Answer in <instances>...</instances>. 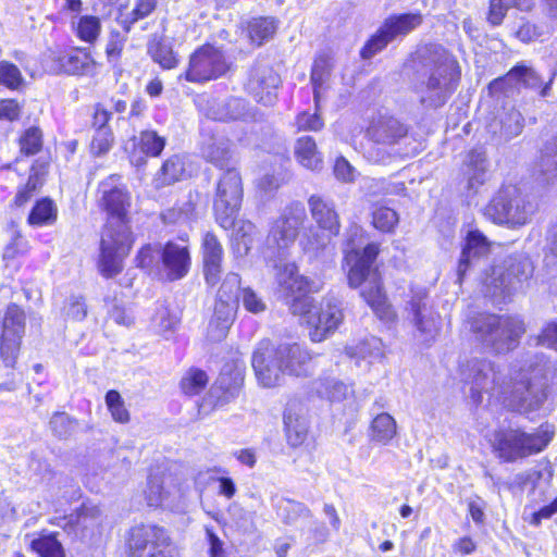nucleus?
<instances>
[{
  "label": "nucleus",
  "mask_w": 557,
  "mask_h": 557,
  "mask_svg": "<svg viewBox=\"0 0 557 557\" xmlns=\"http://www.w3.org/2000/svg\"><path fill=\"white\" fill-rule=\"evenodd\" d=\"M178 323L180 319L163 305L156 309V313L152 317L153 327L165 337L176 329Z\"/></svg>",
  "instance_id": "13d9d810"
},
{
  "label": "nucleus",
  "mask_w": 557,
  "mask_h": 557,
  "mask_svg": "<svg viewBox=\"0 0 557 557\" xmlns=\"http://www.w3.org/2000/svg\"><path fill=\"white\" fill-rule=\"evenodd\" d=\"M407 133L406 125L388 115H379L373 119L367 129L368 137L373 143L388 147L398 144Z\"/></svg>",
  "instance_id": "bb28decb"
},
{
  "label": "nucleus",
  "mask_w": 557,
  "mask_h": 557,
  "mask_svg": "<svg viewBox=\"0 0 557 557\" xmlns=\"http://www.w3.org/2000/svg\"><path fill=\"white\" fill-rule=\"evenodd\" d=\"M554 432L541 426L533 433L521 428H500L492 438L495 456L504 462H515L543 451L553 440Z\"/></svg>",
  "instance_id": "423d86ee"
},
{
  "label": "nucleus",
  "mask_w": 557,
  "mask_h": 557,
  "mask_svg": "<svg viewBox=\"0 0 557 557\" xmlns=\"http://www.w3.org/2000/svg\"><path fill=\"white\" fill-rule=\"evenodd\" d=\"M284 425L287 442L290 446L298 447L306 441L308 422L304 417L294 412L292 408H287L284 412Z\"/></svg>",
  "instance_id": "79ce46f5"
},
{
  "label": "nucleus",
  "mask_w": 557,
  "mask_h": 557,
  "mask_svg": "<svg viewBox=\"0 0 557 557\" xmlns=\"http://www.w3.org/2000/svg\"><path fill=\"white\" fill-rule=\"evenodd\" d=\"M362 298L380 319L388 320L392 315L391 306L377 280L367 283L361 290Z\"/></svg>",
  "instance_id": "58836bf2"
},
{
  "label": "nucleus",
  "mask_w": 557,
  "mask_h": 557,
  "mask_svg": "<svg viewBox=\"0 0 557 557\" xmlns=\"http://www.w3.org/2000/svg\"><path fill=\"white\" fill-rule=\"evenodd\" d=\"M30 547L40 557H64V549L55 533L40 534L32 540Z\"/></svg>",
  "instance_id": "de8ad7c7"
},
{
  "label": "nucleus",
  "mask_w": 557,
  "mask_h": 557,
  "mask_svg": "<svg viewBox=\"0 0 557 557\" xmlns=\"http://www.w3.org/2000/svg\"><path fill=\"white\" fill-rule=\"evenodd\" d=\"M129 557H175L168 532L154 524H138L131 529Z\"/></svg>",
  "instance_id": "ddd939ff"
},
{
  "label": "nucleus",
  "mask_w": 557,
  "mask_h": 557,
  "mask_svg": "<svg viewBox=\"0 0 557 557\" xmlns=\"http://www.w3.org/2000/svg\"><path fill=\"white\" fill-rule=\"evenodd\" d=\"M24 82L20 69L8 61L0 62V85L9 89H17Z\"/></svg>",
  "instance_id": "e2e57ef3"
},
{
  "label": "nucleus",
  "mask_w": 557,
  "mask_h": 557,
  "mask_svg": "<svg viewBox=\"0 0 557 557\" xmlns=\"http://www.w3.org/2000/svg\"><path fill=\"white\" fill-rule=\"evenodd\" d=\"M243 200V186L239 172L228 168L218 182L213 202L215 220L221 227L234 226Z\"/></svg>",
  "instance_id": "1a4fd4ad"
},
{
  "label": "nucleus",
  "mask_w": 557,
  "mask_h": 557,
  "mask_svg": "<svg viewBox=\"0 0 557 557\" xmlns=\"http://www.w3.org/2000/svg\"><path fill=\"white\" fill-rule=\"evenodd\" d=\"M549 383L557 385V360L543 352L527 354L513 385V397L522 408L536 410L547 399Z\"/></svg>",
  "instance_id": "7ed1b4c3"
},
{
  "label": "nucleus",
  "mask_w": 557,
  "mask_h": 557,
  "mask_svg": "<svg viewBox=\"0 0 557 557\" xmlns=\"http://www.w3.org/2000/svg\"><path fill=\"white\" fill-rule=\"evenodd\" d=\"M428 293L425 289L416 292L408 302L407 310L412 318L416 330L425 343L435 338L438 333V324L435 315L426 305Z\"/></svg>",
  "instance_id": "5701e85b"
},
{
  "label": "nucleus",
  "mask_w": 557,
  "mask_h": 557,
  "mask_svg": "<svg viewBox=\"0 0 557 557\" xmlns=\"http://www.w3.org/2000/svg\"><path fill=\"white\" fill-rule=\"evenodd\" d=\"M232 143L222 135H202L200 152L202 158L221 170L228 169L233 160Z\"/></svg>",
  "instance_id": "c85d7f7f"
},
{
  "label": "nucleus",
  "mask_w": 557,
  "mask_h": 557,
  "mask_svg": "<svg viewBox=\"0 0 557 557\" xmlns=\"http://www.w3.org/2000/svg\"><path fill=\"white\" fill-rule=\"evenodd\" d=\"M126 36L120 30H111L106 45V57L112 66H116L122 57Z\"/></svg>",
  "instance_id": "052dcab7"
},
{
  "label": "nucleus",
  "mask_w": 557,
  "mask_h": 557,
  "mask_svg": "<svg viewBox=\"0 0 557 557\" xmlns=\"http://www.w3.org/2000/svg\"><path fill=\"white\" fill-rule=\"evenodd\" d=\"M467 324L475 341L498 355L516 349L525 333L522 318L512 314L478 313L468 317Z\"/></svg>",
  "instance_id": "20e7f679"
},
{
  "label": "nucleus",
  "mask_w": 557,
  "mask_h": 557,
  "mask_svg": "<svg viewBox=\"0 0 557 557\" xmlns=\"http://www.w3.org/2000/svg\"><path fill=\"white\" fill-rule=\"evenodd\" d=\"M290 312L299 315L311 327L312 342H322L334 333L343 321L342 302L334 296L323 298L319 307L312 297H300L290 304Z\"/></svg>",
  "instance_id": "0eeeda50"
},
{
  "label": "nucleus",
  "mask_w": 557,
  "mask_h": 557,
  "mask_svg": "<svg viewBox=\"0 0 557 557\" xmlns=\"http://www.w3.org/2000/svg\"><path fill=\"white\" fill-rule=\"evenodd\" d=\"M423 67L416 84L420 102L426 108L443 106L457 88L461 71L456 58L445 48L430 45L417 52Z\"/></svg>",
  "instance_id": "f03ea898"
},
{
  "label": "nucleus",
  "mask_w": 557,
  "mask_h": 557,
  "mask_svg": "<svg viewBox=\"0 0 557 557\" xmlns=\"http://www.w3.org/2000/svg\"><path fill=\"white\" fill-rule=\"evenodd\" d=\"M42 132L37 126L26 128L18 139L20 151L25 156H35L42 148Z\"/></svg>",
  "instance_id": "3c124183"
},
{
  "label": "nucleus",
  "mask_w": 557,
  "mask_h": 557,
  "mask_svg": "<svg viewBox=\"0 0 557 557\" xmlns=\"http://www.w3.org/2000/svg\"><path fill=\"white\" fill-rule=\"evenodd\" d=\"M55 62L60 72L67 75L88 76L95 73L96 62L86 49L62 53Z\"/></svg>",
  "instance_id": "7c9ffc66"
},
{
  "label": "nucleus",
  "mask_w": 557,
  "mask_h": 557,
  "mask_svg": "<svg viewBox=\"0 0 557 557\" xmlns=\"http://www.w3.org/2000/svg\"><path fill=\"white\" fill-rule=\"evenodd\" d=\"M40 187L39 177L34 174L29 175L27 182L20 186L14 197V205L16 207H23L30 201Z\"/></svg>",
  "instance_id": "774afa93"
},
{
  "label": "nucleus",
  "mask_w": 557,
  "mask_h": 557,
  "mask_svg": "<svg viewBox=\"0 0 557 557\" xmlns=\"http://www.w3.org/2000/svg\"><path fill=\"white\" fill-rule=\"evenodd\" d=\"M147 53L163 70H172L178 65L177 54L172 44L159 34H152L147 42Z\"/></svg>",
  "instance_id": "72a5a7b5"
},
{
  "label": "nucleus",
  "mask_w": 557,
  "mask_h": 557,
  "mask_svg": "<svg viewBox=\"0 0 557 557\" xmlns=\"http://www.w3.org/2000/svg\"><path fill=\"white\" fill-rule=\"evenodd\" d=\"M285 375L307 376L311 369V355L298 343H283L274 347Z\"/></svg>",
  "instance_id": "393cba45"
},
{
  "label": "nucleus",
  "mask_w": 557,
  "mask_h": 557,
  "mask_svg": "<svg viewBox=\"0 0 557 557\" xmlns=\"http://www.w3.org/2000/svg\"><path fill=\"white\" fill-rule=\"evenodd\" d=\"M114 143V135L111 128H101L95 131L90 151L95 156H103L110 151Z\"/></svg>",
  "instance_id": "69168bd1"
},
{
  "label": "nucleus",
  "mask_w": 557,
  "mask_h": 557,
  "mask_svg": "<svg viewBox=\"0 0 557 557\" xmlns=\"http://www.w3.org/2000/svg\"><path fill=\"white\" fill-rule=\"evenodd\" d=\"M462 381L470 385V397L475 405L482 403V394H491L502 387L504 379L486 358H471L460 364Z\"/></svg>",
  "instance_id": "2eb2a0df"
},
{
  "label": "nucleus",
  "mask_w": 557,
  "mask_h": 557,
  "mask_svg": "<svg viewBox=\"0 0 557 557\" xmlns=\"http://www.w3.org/2000/svg\"><path fill=\"white\" fill-rule=\"evenodd\" d=\"M376 243H369L361 251L345 250L343 268L348 271V284L352 288L361 286L370 275L372 265L379 255Z\"/></svg>",
  "instance_id": "412c9836"
},
{
  "label": "nucleus",
  "mask_w": 557,
  "mask_h": 557,
  "mask_svg": "<svg viewBox=\"0 0 557 557\" xmlns=\"http://www.w3.org/2000/svg\"><path fill=\"white\" fill-rule=\"evenodd\" d=\"M25 326V311L16 304L8 305L0 313V359L7 368H15Z\"/></svg>",
  "instance_id": "9b49d317"
},
{
  "label": "nucleus",
  "mask_w": 557,
  "mask_h": 557,
  "mask_svg": "<svg viewBox=\"0 0 557 557\" xmlns=\"http://www.w3.org/2000/svg\"><path fill=\"white\" fill-rule=\"evenodd\" d=\"M308 206L313 221L322 231L329 233L327 235L321 236L317 234L313 235V237H308L306 242H302L304 250L311 253L313 257H318L320 251L327 247L331 237L339 233V218L335 210L334 202L320 195L310 196Z\"/></svg>",
  "instance_id": "f8f14e48"
},
{
  "label": "nucleus",
  "mask_w": 557,
  "mask_h": 557,
  "mask_svg": "<svg viewBox=\"0 0 557 557\" xmlns=\"http://www.w3.org/2000/svg\"><path fill=\"white\" fill-rule=\"evenodd\" d=\"M164 478L150 474L148 478V487L145 492L147 504L150 507H158L165 504L171 492L163 486Z\"/></svg>",
  "instance_id": "603ef678"
},
{
  "label": "nucleus",
  "mask_w": 557,
  "mask_h": 557,
  "mask_svg": "<svg viewBox=\"0 0 557 557\" xmlns=\"http://www.w3.org/2000/svg\"><path fill=\"white\" fill-rule=\"evenodd\" d=\"M101 523L102 511L97 505L90 502L83 503L67 519V524H70L75 532H81L83 536H87L88 533H94L95 530L100 528Z\"/></svg>",
  "instance_id": "473e14b6"
},
{
  "label": "nucleus",
  "mask_w": 557,
  "mask_h": 557,
  "mask_svg": "<svg viewBox=\"0 0 557 557\" xmlns=\"http://www.w3.org/2000/svg\"><path fill=\"white\" fill-rule=\"evenodd\" d=\"M235 306L227 300H215L213 315L209 322L207 336L211 342L223 341L233 324Z\"/></svg>",
  "instance_id": "2f4dec72"
},
{
  "label": "nucleus",
  "mask_w": 557,
  "mask_h": 557,
  "mask_svg": "<svg viewBox=\"0 0 557 557\" xmlns=\"http://www.w3.org/2000/svg\"><path fill=\"white\" fill-rule=\"evenodd\" d=\"M162 247L161 244L143 246L136 256L137 267L147 270L149 273H161Z\"/></svg>",
  "instance_id": "49530a36"
},
{
  "label": "nucleus",
  "mask_w": 557,
  "mask_h": 557,
  "mask_svg": "<svg viewBox=\"0 0 557 557\" xmlns=\"http://www.w3.org/2000/svg\"><path fill=\"white\" fill-rule=\"evenodd\" d=\"M230 63L221 48L206 44L189 57L188 67L180 79L190 83H206L226 74Z\"/></svg>",
  "instance_id": "4468645a"
},
{
  "label": "nucleus",
  "mask_w": 557,
  "mask_h": 557,
  "mask_svg": "<svg viewBox=\"0 0 557 557\" xmlns=\"http://www.w3.org/2000/svg\"><path fill=\"white\" fill-rule=\"evenodd\" d=\"M185 174L184 162L180 156L166 159L156 175L158 187L171 185L183 178Z\"/></svg>",
  "instance_id": "a18cd8bd"
},
{
  "label": "nucleus",
  "mask_w": 557,
  "mask_h": 557,
  "mask_svg": "<svg viewBox=\"0 0 557 557\" xmlns=\"http://www.w3.org/2000/svg\"><path fill=\"white\" fill-rule=\"evenodd\" d=\"M398 222L397 212L388 207H379L372 212L373 226L383 233L394 232Z\"/></svg>",
  "instance_id": "864d4df0"
},
{
  "label": "nucleus",
  "mask_w": 557,
  "mask_h": 557,
  "mask_svg": "<svg viewBox=\"0 0 557 557\" xmlns=\"http://www.w3.org/2000/svg\"><path fill=\"white\" fill-rule=\"evenodd\" d=\"M539 166L536 178L539 184L543 186L554 184L557 180V136L545 144Z\"/></svg>",
  "instance_id": "f704fd0d"
},
{
  "label": "nucleus",
  "mask_w": 557,
  "mask_h": 557,
  "mask_svg": "<svg viewBox=\"0 0 557 557\" xmlns=\"http://www.w3.org/2000/svg\"><path fill=\"white\" fill-rule=\"evenodd\" d=\"M58 220V207L48 197L36 200L27 216V224L32 227L53 225Z\"/></svg>",
  "instance_id": "4c0bfd02"
},
{
  "label": "nucleus",
  "mask_w": 557,
  "mask_h": 557,
  "mask_svg": "<svg viewBox=\"0 0 557 557\" xmlns=\"http://www.w3.org/2000/svg\"><path fill=\"white\" fill-rule=\"evenodd\" d=\"M49 425L58 437L65 438L74 431L76 421L71 419L65 412H55L51 417Z\"/></svg>",
  "instance_id": "338daca9"
},
{
  "label": "nucleus",
  "mask_w": 557,
  "mask_h": 557,
  "mask_svg": "<svg viewBox=\"0 0 557 557\" xmlns=\"http://www.w3.org/2000/svg\"><path fill=\"white\" fill-rule=\"evenodd\" d=\"M524 119L515 108L508 110L500 117V134L505 139L518 136L523 128Z\"/></svg>",
  "instance_id": "4d7b16f0"
},
{
  "label": "nucleus",
  "mask_w": 557,
  "mask_h": 557,
  "mask_svg": "<svg viewBox=\"0 0 557 557\" xmlns=\"http://www.w3.org/2000/svg\"><path fill=\"white\" fill-rule=\"evenodd\" d=\"M207 117L219 122L255 120L256 112L249 103L238 97L209 98L203 109Z\"/></svg>",
  "instance_id": "aec40b11"
},
{
  "label": "nucleus",
  "mask_w": 557,
  "mask_h": 557,
  "mask_svg": "<svg viewBox=\"0 0 557 557\" xmlns=\"http://www.w3.org/2000/svg\"><path fill=\"white\" fill-rule=\"evenodd\" d=\"M76 36L85 42H95L101 33L100 18L94 15H82L75 27Z\"/></svg>",
  "instance_id": "09e8293b"
},
{
  "label": "nucleus",
  "mask_w": 557,
  "mask_h": 557,
  "mask_svg": "<svg viewBox=\"0 0 557 557\" xmlns=\"http://www.w3.org/2000/svg\"><path fill=\"white\" fill-rule=\"evenodd\" d=\"M539 209V195L527 183L503 185L486 206L485 213L497 224L520 227L531 222Z\"/></svg>",
  "instance_id": "39448f33"
},
{
  "label": "nucleus",
  "mask_w": 557,
  "mask_h": 557,
  "mask_svg": "<svg viewBox=\"0 0 557 557\" xmlns=\"http://www.w3.org/2000/svg\"><path fill=\"white\" fill-rule=\"evenodd\" d=\"M319 393L325 396L330 401H343L354 395V389L350 385L345 384L336 379H325L321 383Z\"/></svg>",
  "instance_id": "8fccbe9b"
},
{
  "label": "nucleus",
  "mask_w": 557,
  "mask_h": 557,
  "mask_svg": "<svg viewBox=\"0 0 557 557\" xmlns=\"http://www.w3.org/2000/svg\"><path fill=\"white\" fill-rule=\"evenodd\" d=\"M131 199L129 191L117 174L109 175L98 185L99 207L108 214L98 260L99 272L106 278H112L122 272L123 259L133 244L127 216Z\"/></svg>",
  "instance_id": "f257e3e1"
},
{
  "label": "nucleus",
  "mask_w": 557,
  "mask_h": 557,
  "mask_svg": "<svg viewBox=\"0 0 557 557\" xmlns=\"http://www.w3.org/2000/svg\"><path fill=\"white\" fill-rule=\"evenodd\" d=\"M207 373L200 369H190L181 381V388L185 395L199 394L207 385Z\"/></svg>",
  "instance_id": "6e6d98bb"
},
{
  "label": "nucleus",
  "mask_w": 557,
  "mask_h": 557,
  "mask_svg": "<svg viewBox=\"0 0 557 557\" xmlns=\"http://www.w3.org/2000/svg\"><path fill=\"white\" fill-rule=\"evenodd\" d=\"M240 292V277L237 273L231 272L224 277L216 300H227L235 306Z\"/></svg>",
  "instance_id": "680f3d73"
},
{
  "label": "nucleus",
  "mask_w": 557,
  "mask_h": 557,
  "mask_svg": "<svg viewBox=\"0 0 557 557\" xmlns=\"http://www.w3.org/2000/svg\"><path fill=\"white\" fill-rule=\"evenodd\" d=\"M490 252L487 238L478 230L469 231L457 267V282L462 283L466 274Z\"/></svg>",
  "instance_id": "b1692460"
},
{
  "label": "nucleus",
  "mask_w": 557,
  "mask_h": 557,
  "mask_svg": "<svg viewBox=\"0 0 557 557\" xmlns=\"http://www.w3.org/2000/svg\"><path fill=\"white\" fill-rule=\"evenodd\" d=\"M352 347L348 348L351 356H358L362 359H370V361L379 359L383 356V343L375 336H370L361 341L351 352Z\"/></svg>",
  "instance_id": "5fc2aeb1"
},
{
  "label": "nucleus",
  "mask_w": 557,
  "mask_h": 557,
  "mask_svg": "<svg viewBox=\"0 0 557 557\" xmlns=\"http://www.w3.org/2000/svg\"><path fill=\"white\" fill-rule=\"evenodd\" d=\"M277 517L287 525H300L311 517L310 509L302 503L289 498H281L275 504Z\"/></svg>",
  "instance_id": "e433bc0d"
},
{
  "label": "nucleus",
  "mask_w": 557,
  "mask_h": 557,
  "mask_svg": "<svg viewBox=\"0 0 557 557\" xmlns=\"http://www.w3.org/2000/svg\"><path fill=\"white\" fill-rule=\"evenodd\" d=\"M306 218V209L301 202L289 203L282 215L273 222L265 240L267 249L283 259L285 251L295 243Z\"/></svg>",
  "instance_id": "9d476101"
},
{
  "label": "nucleus",
  "mask_w": 557,
  "mask_h": 557,
  "mask_svg": "<svg viewBox=\"0 0 557 557\" xmlns=\"http://www.w3.org/2000/svg\"><path fill=\"white\" fill-rule=\"evenodd\" d=\"M422 22L423 17L419 12L391 14L361 48V59H372L375 54L384 50L388 44L397 39H403L417 29Z\"/></svg>",
  "instance_id": "6e6552de"
},
{
  "label": "nucleus",
  "mask_w": 557,
  "mask_h": 557,
  "mask_svg": "<svg viewBox=\"0 0 557 557\" xmlns=\"http://www.w3.org/2000/svg\"><path fill=\"white\" fill-rule=\"evenodd\" d=\"M277 28L273 17H255L248 22L247 32L251 44L261 46L272 38Z\"/></svg>",
  "instance_id": "c03bdc74"
},
{
  "label": "nucleus",
  "mask_w": 557,
  "mask_h": 557,
  "mask_svg": "<svg viewBox=\"0 0 557 557\" xmlns=\"http://www.w3.org/2000/svg\"><path fill=\"white\" fill-rule=\"evenodd\" d=\"M133 150L129 152V161L135 166H143L147 163V157H159L165 145L166 139L160 136L156 131H141L138 136H134Z\"/></svg>",
  "instance_id": "cd10ccee"
},
{
  "label": "nucleus",
  "mask_w": 557,
  "mask_h": 557,
  "mask_svg": "<svg viewBox=\"0 0 557 557\" xmlns=\"http://www.w3.org/2000/svg\"><path fill=\"white\" fill-rule=\"evenodd\" d=\"M106 405L114 421L126 423L129 421V412L125 408L121 394L115 389H110L106 394Z\"/></svg>",
  "instance_id": "bf43d9fd"
},
{
  "label": "nucleus",
  "mask_w": 557,
  "mask_h": 557,
  "mask_svg": "<svg viewBox=\"0 0 557 557\" xmlns=\"http://www.w3.org/2000/svg\"><path fill=\"white\" fill-rule=\"evenodd\" d=\"M516 82L517 84L523 85L525 87H533L537 84L539 77L536 73L525 66V65H516L513 66L505 77L496 78L488 84L490 92L503 91L505 88V84L507 82Z\"/></svg>",
  "instance_id": "ea45409f"
},
{
  "label": "nucleus",
  "mask_w": 557,
  "mask_h": 557,
  "mask_svg": "<svg viewBox=\"0 0 557 557\" xmlns=\"http://www.w3.org/2000/svg\"><path fill=\"white\" fill-rule=\"evenodd\" d=\"M203 272L207 284L214 286L220 281L223 248L218 237L207 232L202 238Z\"/></svg>",
  "instance_id": "c756f323"
},
{
  "label": "nucleus",
  "mask_w": 557,
  "mask_h": 557,
  "mask_svg": "<svg viewBox=\"0 0 557 557\" xmlns=\"http://www.w3.org/2000/svg\"><path fill=\"white\" fill-rule=\"evenodd\" d=\"M295 156L298 162L310 170L319 169L322 159L317 150L315 141L310 136H302L295 145Z\"/></svg>",
  "instance_id": "37998d69"
},
{
  "label": "nucleus",
  "mask_w": 557,
  "mask_h": 557,
  "mask_svg": "<svg viewBox=\"0 0 557 557\" xmlns=\"http://www.w3.org/2000/svg\"><path fill=\"white\" fill-rule=\"evenodd\" d=\"M544 33L543 25L521 18L518 28L515 30V37L521 42L529 44L540 39Z\"/></svg>",
  "instance_id": "0e129e2a"
},
{
  "label": "nucleus",
  "mask_w": 557,
  "mask_h": 557,
  "mask_svg": "<svg viewBox=\"0 0 557 557\" xmlns=\"http://www.w3.org/2000/svg\"><path fill=\"white\" fill-rule=\"evenodd\" d=\"M531 261L521 255L509 256L503 265L493 268L490 285L494 296L506 297L511 295L522 283L532 276Z\"/></svg>",
  "instance_id": "dca6fc26"
},
{
  "label": "nucleus",
  "mask_w": 557,
  "mask_h": 557,
  "mask_svg": "<svg viewBox=\"0 0 557 557\" xmlns=\"http://www.w3.org/2000/svg\"><path fill=\"white\" fill-rule=\"evenodd\" d=\"M275 268L277 270L275 277L280 293L285 297L289 307L295 299L310 297L309 294L318 293L321 289L319 281L299 275L295 263H285L282 267L275 264Z\"/></svg>",
  "instance_id": "a211bd4d"
},
{
  "label": "nucleus",
  "mask_w": 557,
  "mask_h": 557,
  "mask_svg": "<svg viewBox=\"0 0 557 557\" xmlns=\"http://www.w3.org/2000/svg\"><path fill=\"white\" fill-rule=\"evenodd\" d=\"M488 160L482 147L471 149L463 161L461 173L469 194H476L487 180Z\"/></svg>",
  "instance_id": "a878e982"
},
{
  "label": "nucleus",
  "mask_w": 557,
  "mask_h": 557,
  "mask_svg": "<svg viewBox=\"0 0 557 557\" xmlns=\"http://www.w3.org/2000/svg\"><path fill=\"white\" fill-rule=\"evenodd\" d=\"M332 69L333 63L330 55L321 53L315 57L311 69L310 81L313 86V99L317 108L321 100L323 85L330 78Z\"/></svg>",
  "instance_id": "a19ab883"
},
{
  "label": "nucleus",
  "mask_w": 557,
  "mask_h": 557,
  "mask_svg": "<svg viewBox=\"0 0 557 557\" xmlns=\"http://www.w3.org/2000/svg\"><path fill=\"white\" fill-rule=\"evenodd\" d=\"M281 85V77L274 69L261 61H257L248 73L246 90L255 100L264 106H272L276 100V89Z\"/></svg>",
  "instance_id": "f3484780"
},
{
  "label": "nucleus",
  "mask_w": 557,
  "mask_h": 557,
  "mask_svg": "<svg viewBox=\"0 0 557 557\" xmlns=\"http://www.w3.org/2000/svg\"><path fill=\"white\" fill-rule=\"evenodd\" d=\"M184 243L187 239L181 237ZM191 265V257L187 244H178L173 240L166 242L162 247L161 272L168 281H178L187 275Z\"/></svg>",
  "instance_id": "4be33fe9"
},
{
  "label": "nucleus",
  "mask_w": 557,
  "mask_h": 557,
  "mask_svg": "<svg viewBox=\"0 0 557 557\" xmlns=\"http://www.w3.org/2000/svg\"><path fill=\"white\" fill-rule=\"evenodd\" d=\"M397 434V423L387 412L375 413L369 429L371 442L388 445Z\"/></svg>",
  "instance_id": "c9c22d12"
},
{
  "label": "nucleus",
  "mask_w": 557,
  "mask_h": 557,
  "mask_svg": "<svg viewBox=\"0 0 557 557\" xmlns=\"http://www.w3.org/2000/svg\"><path fill=\"white\" fill-rule=\"evenodd\" d=\"M275 348L269 339H263L252 354L251 364L256 377L263 387H274L283 382L285 376L280 364Z\"/></svg>",
  "instance_id": "6ab92c4d"
}]
</instances>
